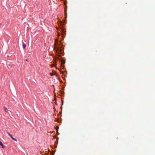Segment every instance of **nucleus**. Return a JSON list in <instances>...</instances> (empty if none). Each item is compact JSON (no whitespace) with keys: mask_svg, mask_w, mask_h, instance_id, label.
<instances>
[{"mask_svg":"<svg viewBox=\"0 0 155 155\" xmlns=\"http://www.w3.org/2000/svg\"><path fill=\"white\" fill-rule=\"evenodd\" d=\"M3 108H4V109L5 111V112H6L8 113H9V112H8L9 111L10 112V111H9L8 110L7 108L6 107H4Z\"/></svg>","mask_w":155,"mask_h":155,"instance_id":"f257e3e1","label":"nucleus"},{"mask_svg":"<svg viewBox=\"0 0 155 155\" xmlns=\"http://www.w3.org/2000/svg\"><path fill=\"white\" fill-rule=\"evenodd\" d=\"M22 46L23 48L24 49L26 48V45L24 43H23Z\"/></svg>","mask_w":155,"mask_h":155,"instance_id":"7ed1b4c3","label":"nucleus"},{"mask_svg":"<svg viewBox=\"0 0 155 155\" xmlns=\"http://www.w3.org/2000/svg\"><path fill=\"white\" fill-rule=\"evenodd\" d=\"M13 140L15 141H17V139H16L15 138H13Z\"/></svg>","mask_w":155,"mask_h":155,"instance_id":"423d86ee","label":"nucleus"},{"mask_svg":"<svg viewBox=\"0 0 155 155\" xmlns=\"http://www.w3.org/2000/svg\"><path fill=\"white\" fill-rule=\"evenodd\" d=\"M25 60H26V61H27V59H26Z\"/></svg>","mask_w":155,"mask_h":155,"instance_id":"9d476101","label":"nucleus"},{"mask_svg":"<svg viewBox=\"0 0 155 155\" xmlns=\"http://www.w3.org/2000/svg\"><path fill=\"white\" fill-rule=\"evenodd\" d=\"M7 67L9 69L11 68H12V66L10 64H8Z\"/></svg>","mask_w":155,"mask_h":155,"instance_id":"20e7f679","label":"nucleus"},{"mask_svg":"<svg viewBox=\"0 0 155 155\" xmlns=\"http://www.w3.org/2000/svg\"><path fill=\"white\" fill-rule=\"evenodd\" d=\"M59 127L58 126L56 127V130H58V129Z\"/></svg>","mask_w":155,"mask_h":155,"instance_id":"0eeeda50","label":"nucleus"},{"mask_svg":"<svg viewBox=\"0 0 155 155\" xmlns=\"http://www.w3.org/2000/svg\"><path fill=\"white\" fill-rule=\"evenodd\" d=\"M7 134H8V135L10 137H12V135L10 134L8 132H7Z\"/></svg>","mask_w":155,"mask_h":155,"instance_id":"39448f33","label":"nucleus"},{"mask_svg":"<svg viewBox=\"0 0 155 155\" xmlns=\"http://www.w3.org/2000/svg\"><path fill=\"white\" fill-rule=\"evenodd\" d=\"M50 75L51 76H52L53 75V74H51Z\"/></svg>","mask_w":155,"mask_h":155,"instance_id":"1a4fd4ad","label":"nucleus"},{"mask_svg":"<svg viewBox=\"0 0 155 155\" xmlns=\"http://www.w3.org/2000/svg\"><path fill=\"white\" fill-rule=\"evenodd\" d=\"M11 138H12V140H13V138H14L12 136V137H11Z\"/></svg>","mask_w":155,"mask_h":155,"instance_id":"6e6552de","label":"nucleus"},{"mask_svg":"<svg viewBox=\"0 0 155 155\" xmlns=\"http://www.w3.org/2000/svg\"><path fill=\"white\" fill-rule=\"evenodd\" d=\"M0 145L2 146V148H5V146L3 145L2 143L0 141Z\"/></svg>","mask_w":155,"mask_h":155,"instance_id":"f03ea898","label":"nucleus"}]
</instances>
